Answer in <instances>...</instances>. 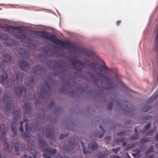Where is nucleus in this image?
I'll use <instances>...</instances> for the list:
<instances>
[{
	"label": "nucleus",
	"instance_id": "obj_1",
	"mask_svg": "<svg viewBox=\"0 0 158 158\" xmlns=\"http://www.w3.org/2000/svg\"><path fill=\"white\" fill-rule=\"evenodd\" d=\"M35 33H37L36 35L48 39L61 47H65L72 49L76 48V46L73 43L64 42L61 40L58 39L55 35L48 31H35Z\"/></svg>",
	"mask_w": 158,
	"mask_h": 158
},
{
	"label": "nucleus",
	"instance_id": "obj_2",
	"mask_svg": "<svg viewBox=\"0 0 158 158\" xmlns=\"http://www.w3.org/2000/svg\"><path fill=\"white\" fill-rule=\"evenodd\" d=\"M87 63L89 67H94V69L98 77L103 78V79H108L107 76L108 74L109 69L106 66L105 64H98L97 66V68H96V66L97 65L95 62L88 63L87 62Z\"/></svg>",
	"mask_w": 158,
	"mask_h": 158
},
{
	"label": "nucleus",
	"instance_id": "obj_3",
	"mask_svg": "<svg viewBox=\"0 0 158 158\" xmlns=\"http://www.w3.org/2000/svg\"><path fill=\"white\" fill-rule=\"evenodd\" d=\"M2 100L4 103L6 104L5 108V113L6 115H8L9 114L10 111L13 110L14 108V103L12 102V97L5 92L3 95Z\"/></svg>",
	"mask_w": 158,
	"mask_h": 158
},
{
	"label": "nucleus",
	"instance_id": "obj_4",
	"mask_svg": "<svg viewBox=\"0 0 158 158\" xmlns=\"http://www.w3.org/2000/svg\"><path fill=\"white\" fill-rule=\"evenodd\" d=\"M13 115V121L11 124V129L13 131L14 136H15L17 135V119L19 118L21 114V112L19 110L13 111L12 113Z\"/></svg>",
	"mask_w": 158,
	"mask_h": 158
},
{
	"label": "nucleus",
	"instance_id": "obj_5",
	"mask_svg": "<svg viewBox=\"0 0 158 158\" xmlns=\"http://www.w3.org/2000/svg\"><path fill=\"white\" fill-rule=\"evenodd\" d=\"M6 130L5 126L3 124L0 125V132H1V139L2 141L5 143L4 145V150L6 152L9 153L10 152V145L6 143Z\"/></svg>",
	"mask_w": 158,
	"mask_h": 158
},
{
	"label": "nucleus",
	"instance_id": "obj_6",
	"mask_svg": "<svg viewBox=\"0 0 158 158\" xmlns=\"http://www.w3.org/2000/svg\"><path fill=\"white\" fill-rule=\"evenodd\" d=\"M2 57L3 60L2 61L0 64V72L2 71V73L5 71L6 63L8 64L12 63V60L11 57L7 54H4Z\"/></svg>",
	"mask_w": 158,
	"mask_h": 158
},
{
	"label": "nucleus",
	"instance_id": "obj_7",
	"mask_svg": "<svg viewBox=\"0 0 158 158\" xmlns=\"http://www.w3.org/2000/svg\"><path fill=\"white\" fill-rule=\"evenodd\" d=\"M20 28H21V27H14L7 25L2 26L1 24L0 23V29H2L3 31L7 32L9 33H11L12 31L15 30L18 31L19 33H22V31H23V30L20 29Z\"/></svg>",
	"mask_w": 158,
	"mask_h": 158
},
{
	"label": "nucleus",
	"instance_id": "obj_8",
	"mask_svg": "<svg viewBox=\"0 0 158 158\" xmlns=\"http://www.w3.org/2000/svg\"><path fill=\"white\" fill-rule=\"evenodd\" d=\"M72 64L76 69L80 71L82 70L83 66L86 65L85 62L77 59H73Z\"/></svg>",
	"mask_w": 158,
	"mask_h": 158
},
{
	"label": "nucleus",
	"instance_id": "obj_9",
	"mask_svg": "<svg viewBox=\"0 0 158 158\" xmlns=\"http://www.w3.org/2000/svg\"><path fill=\"white\" fill-rule=\"evenodd\" d=\"M14 71L15 73L16 76L15 77L14 75H12L11 77V80L14 82L16 81L18 83H22L24 75L23 73L21 72H19V71L16 70L15 69H14Z\"/></svg>",
	"mask_w": 158,
	"mask_h": 158
},
{
	"label": "nucleus",
	"instance_id": "obj_10",
	"mask_svg": "<svg viewBox=\"0 0 158 158\" xmlns=\"http://www.w3.org/2000/svg\"><path fill=\"white\" fill-rule=\"evenodd\" d=\"M26 88H24L22 85H17L14 89V92L16 95L18 96H20L23 92H24L26 95Z\"/></svg>",
	"mask_w": 158,
	"mask_h": 158
},
{
	"label": "nucleus",
	"instance_id": "obj_11",
	"mask_svg": "<svg viewBox=\"0 0 158 158\" xmlns=\"http://www.w3.org/2000/svg\"><path fill=\"white\" fill-rule=\"evenodd\" d=\"M118 107L119 108V109L120 110H123L125 112L129 113L131 112V110L128 109V104L127 102H122L121 104L120 103H117Z\"/></svg>",
	"mask_w": 158,
	"mask_h": 158
},
{
	"label": "nucleus",
	"instance_id": "obj_12",
	"mask_svg": "<svg viewBox=\"0 0 158 158\" xmlns=\"http://www.w3.org/2000/svg\"><path fill=\"white\" fill-rule=\"evenodd\" d=\"M58 62L54 60H50L47 62V64L48 67L52 69H55L58 68H60L62 69L61 66L60 65Z\"/></svg>",
	"mask_w": 158,
	"mask_h": 158
},
{
	"label": "nucleus",
	"instance_id": "obj_13",
	"mask_svg": "<svg viewBox=\"0 0 158 158\" xmlns=\"http://www.w3.org/2000/svg\"><path fill=\"white\" fill-rule=\"evenodd\" d=\"M15 50L17 51H19V54L25 58L27 59L29 56V52L27 49L23 48L17 49L13 51V52L15 54H16Z\"/></svg>",
	"mask_w": 158,
	"mask_h": 158
},
{
	"label": "nucleus",
	"instance_id": "obj_14",
	"mask_svg": "<svg viewBox=\"0 0 158 158\" xmlns=\"http://www.w3.org/2000/svg\"><path fill=\"white\" fill-rule=\"evenodd\" d=\"M40 95H38L39 98H44V97L46 96L48 92L51 91V89L50 87L48 86V89H47L45 87H44L40 89Z\"/></svg>",
	"mask_w": 158,
	"mask_h": 158
},
{
	"label": "nucleus",
	"instance_id": "obj_15",
	"mask_svg": "<svg viewBox=\"0 0 158 158\" xmlns=\"http://www.w3.org/2000/svg\"><path fill=\"white\" fill-rule=\"evenodd\" d=\"M33 73L36 75H41L44 73V68H41L38 65H36L34 67Z\"/></svg>",
	"mask_w": 158,
	"mask_h": 158
},
{
	"label": "nucleus",
	"instance_id": "obj_16",
	"mask_svg": "<svg viewBox=\"0 0 158 158\" xmlns=\"http://www.w3.org/2000/svg\"><path fill=\"white\" fill-rule=\"evenodd\" d=\"M55 131L54 129L51 127H48L47 128L46 137L47 138L51 139L54 135Z\"/></svg>",
	"mask_w": 158,
	"mask_h": 158
},
{
	"label": "nucleus",
	"instance_id": "obj_17",
	"mask_svg": "<svg viewBox=\"0 0 158 158\" xmlns=\"http://www.w3.org/2000/svg\"><path fill=\"white\" fill-rule=\"evenodd\" d=\"M21 68L24 71L28 72L30 68V65L27 61H22L21 63Z\"/></svg>",
	"mask_w": 158,
	"mask_h": 158
},
{
	"label": "nucleus",
	"instance_id": "obj_18",
	"mask_svg": "<svg viewBox=\"0 0 158 158\" xmlns=\"http://www.w3.org/2000/svg\"><path fill=\"white\" fill-rule=\"evenodd\" d=\"M23 108L24 114H29L31 112V105L29 104L25 103Z\"/></svg>",
	"mask_w": 158,
	"mask_h": 158
},
{
	"label": "nucleus",
	"instance_id": "obj_19",
	"mask_svg": "<svg viewBox=\"0 0 158 158\" xmlns=\"http://www.w3.org/2000/svg\"><path fill=\"white\" fill-rule=\"evenodd\" d=\"M15 146V149L16 152L23 151L24 150V145L22 144H20L18 142L16 143Z\"/></svg>",
	"mask_w": 158,
	"mask_h": 158
},
{
	"label": "nucleus",
	"instance_id": "obj_20",
	"mask_svg": "<svg viewBox=\"0 0 158 158\" xmlns=\"http://www.w3.org/2000/svg\"><path fill=\"white\" fill-rule=\"evenodd\" d=\"M20 39L21 41L24 43L27 44L30 41L29 37L24 35H22L20 37Z\"/></svg>",
	"mask_w": 158,
	"mask_h": 158
},
{
	"label": "nucleus",
	"instance_id": "obj_21",
	"mask_svg": "<svg viewBox=\"0 0 158 158\" xmlns=\"http://www.w3.org/2000/svg\"><path fill=\"white\" fill-rule=\"evenodd\" d=\"M88 146V148L92 150H96L98 148V145L95 142H93L92 143H89Z\"/></svg>",
	"mask_w": 158,
	"mask_h": 158
},
{
	"label": "nucleus",
	"instance_id": "obj_22",
	"mask_svg": "<svg viewBox=\"0 0 158 158\" xmlns=\"http://www.w3.org/2000/svg\"><path fill=\"white\" fill-rule=\"evenodd\" d=\"M34 77H32L30 78V80L27 81V82L26 81L25 82V83L26 84L27 86L30 87V89H32L34 85Z\"/></svg>",
	"mask_w": 158,
	"mask_h": 158
},
{
	"label": "nucleus",
	"instance_id": "obj_23",
	"mask_svg": "<svg viewBox=\"0 0 158 158\" xmlns=\"http://www.w3.org/2000/svg\"><path fill=\"white\" fill-rule=\"evenodd\" d=\"M8 75L6 73H4L2 75H0V83H4L7 81Z\"/></svg>",
	"mask_w": 158,
	"mask_h": 158
},
{
	"label": "nucleus",
	"instance_id": "obj_24",
	"mask_svg": "<svg viewBox=\"0 0 158 158\" xmlns=\"http://www.w3.org/2000/svg\"><path fill=\"white\" fill-rule=\"evenodd\" d=\"M99 127L102 131L101 132L98 131L96 132L97 134H95L94 135L98 137L99 138H101L103 137L105 131L100 125L99 126Z\"/></svg>",
	"mask_w": 158,
	"mask_h": 158
},
{
	"label": "nucleus",
	"instance_id": "obj_25",
	"mask_svg": "<svg viewBox=\"0 0 158 158\" xmlns=\"http://www.w3.org/2000/svg\"><path fill=\"white\" fill-rule=\"evenodd\" d=\"M5 44H6V46H13L15 45V42L13 40L10 39H8L6 40V43Z\"/></svg>",
	"mask_w": 158,
	"mask_h": 158
},
{
	"label": "nucleus",
	"instance_id": "obj_26",
	"mask_svg": "<svg viewBox=\"0 0 158 158\" xmlns=\"http://www.w3.org/2000/svg\"><path fill=\"white\" fill-rule=\"evenodd\" d=\"M70 144L71 146H67L66 145L64 146L63 148L65 151H70L72 149L74 148V144L70 143Z\"/></svg>",
	"mask_w": 158,
	"mask_h": 158
},
{
	"label": "nucleus",
	"instance_id": "obj_27",
	"mask_svg": "<svg viewBox=\"0 0 158 158\" xmlns=\"http://www.w3.org/2000/svg\"><path fill=\"white\" fill-rule=\"evenodd\" d=\"M53 51L56 54L59 56L62 55L61 52L62 51V50L58 47H56L54 48Z\"/></svg>",
	"mask_w": 158,
	"mask_h": 158
},
{
	"label": "nucleus",
	"instance_id": "obj_28",
	"mask_svg": "<svg viewBox=\"0 0 158 158\" xmlns=\"http://www.w3.org/2000/svg\"><path fill=\"white\" fill-rule=\"evenodd\" d=\"M136 147L135 144L134 143H132L130 144L127 145V147L125 148V150L126 151L130 150L131 149L134 148Z\"/></svg>",
	"mask_w": 158,
	"mask_h": 158
},
{
	"label": "nucleus",
	"instance_id": "obj_29",
	"mask_svg": "<svg viewBox=\"0 0 158 158\" xmlns=\"http://www.w3.org/2000/svg\"><path fill=\"white\" fill-rule=\"evenodd\" d=\"M112 72V69H109V75H110V74ZM113 73L114 74H116L115 72L113 71ZM110 77V75H109V77ZM110 79L109 78V79ZM109 89H110V88H112L114 87V85L113 84V83H112L110 81H109ZM110 92V91L109 90V92Z\"/></svg>",
	"mask_w": 158,
	"mask_h": 158
},
{
	"label": "nucleus",
	"instance_id": "obj_30",
	"mask_svg": "<svg viewBox=\"0 0 158 158\" xmlns=\"http://www.w3.org/2000/svg\"><path fill=\"white\" fill-rule=\"evenodd\" d=\"M40 144H41V146L42 147H44L47 146V143L43 139H38Z\"/></svg>",
	"mask_w": 158,
	"mask_h": 158
},
{
	"label": "nucleus",
	"instance_id": "obj_31",
	"mask_svg": "<svg viewBox=\"0 0 158 158\" xmlns=\"http://www.w3.org/2000/svg\"><path fill=\"white\" fill-rule=\"evenodd\" d=\"M8 37L4 33H0V39L2 40H5V42L8 39Z\"/></svg>",
	"mask_w": 158,
	"mask_h": 158
},
{
	"label": "nucleus",
	"instance_id": "obj_32",
	"mask_svg": "<svg viewBox=\"0 0 158 158\" xmlns=\"http://www.w3.org/2000/svg\"><path fill=\"white\" fill-rule=\"evenodd\" d=\"M155 94H155L154 95L152 96L150 98H149L148 102H152L156 99V98L157 97L158 94H157L156 95H155Z\"/></svg>",
	"mask_w": 158,
	"mask_h": 158
},
{
	"label": "nucleus",
	"instance_id": "obj_33",
	"mask_svg": "<svg viewBox=\"0 0 158 158\" xmlns=\"http://www.w3.org/2000/svg\"><path fill=\"white\" fill-rule=\"evenodd\" d=\"M25 130L26 132L30 131L31 130V126L30 124L27 122H26L25 124Z\"/></svg>",
	"mask_w": 158,
	"mask_h": 158
},
{
	"label": "nucleus",
	"instance_id": "obj_34",
	"mask_svg": "<svg viewBox=\"0 0 158 158\" xmlns=\"http://www.w3.org/2000/svg\"><path fill=\"white\" fill-rule=\"evenodd\" d=\"M152 106H145L142 108V110L143 112H146L151 110Z\"/></svg>",
	"mask_w": 158,
	"mask_h": 158
},
{
	"label": "nucleus",
	"instance_id": "obj_35",
	"mask_svg": "<svg viewBox=\"0 0 158 158\" xmlns=\"http://www.w3.org/2000/svg\"><path fill=\"white\" fill-rule=\"evenodd\" d=\"M126 131H121L119 132H118L117 133V135L118 136H124V135L126 134Z\"/></svg>",
	"mask_w": 158,
	"mask_h": 158
},
{
	"label": "nucleus",
	"instance_id": "obj_36",
	"mask_svg": "<svg viewBox=\"0 0 158 158\" xmlns=\"http://www.w3.org/2000/svg\"><path fill=\"white\" fill-rule=\"evenodd\" d=\"M22 136L24 138H30L31 137L30 131L26 132V133H23L22 135Z\"/></svg>",
	"mask_w": 158,
	"mask_h": 158
},
{
	"label": "nucleus",
	"instance_id": "obj_37",
	"mask_svg": "<svg viewBox=\"0 0 158 158\" xmlns=\"http://www.w3.org/2000/svg\"><path fill=\"white\" fill-rule=\"evenodd\" d=\"M44 151H48L51 154H54L56 153V149H54L53 150H49L48 149V148H47Z\"/></svg>",
	"mask_w": 158,
	"mask_h": 158
},
{
	"label": "nucleus",
	"instance_id": "obj_38",
	"mask_svg": "<svg viewBox=\"0 0 158 158\" xmlns=\"http://www.w3.org/2000/svg\"><path fill=\"white\" fill-rule=\"evenodd\" d=\"M125 138H118L116 139V142L117 143H122L125 141Z\"/></svg>",
	"mask_w": 158,
	"mask_h": 158
},
{
	"label": "nucleus",
	"instance_id": "obj_39",
	"mask_svg": "<svg viewBox=\"0 0 158 158\" xmlns=\"http://www.w3.org/2000/svg\"><path fill=\"white\" fill-rule=\"evenodd\" d=\"M153 150L154 148L152 146H151V147L149 148L148 150L146 152L145 154H147L148 153L152 152L153 151Z\"/></svg>",
	"mask_w": 158,
	"mask_h": 158
},
{
	"label": "nucleus",
	"instance_id": "obj_40",
	"mask_svg": "<svg viewBox=\"0 0 158 158\" xmlns=\"http://www.w3.org/2000/svg\"><path fill=\"white\" fill-rule=\"evenodd\" d=\"M43 49L44 50V52L46 53H48L49 51H52V49L47 46L43 47Z\"/></svg>",
	"mask_w": 158,
	"mask_h": 158
},
{
	"label": "nucleus",
	"instance_id": "obj_41",
	"mask_svg": "<svg viewBox=\"0 0 158 158\" xmlns=\"http://www.w3.org/2000/svg\"><path fill=\"white\" fill-rule=\"evenodd\" d=\"M89 76L91 78L92 80H93L94 83H96L97 79H96L95 78V77L94 75L90 73H89Z\"/></svg>",
	"mask_w": 158,
	"mask_h": 158
},
{
	"label": "nucleus",
	"instance_id": "obj_42",
	"mask_svg": "<svg viewBox=\"0 0 158 158\" xmlns=\"http://www.w3.org/2000/svg\"><path fill=\"white\" fill-rule=\"evenodd\" d=\"M140 138V135H135L130 138V139L133 140H136Z\"/></svg>",
	"mask_w": 158,
	"mask_h": 158
},
{
	"label": "nucleus",
	"instance_id": "obj_43",
	"mask_svg": "<svg viewBox=\"0 0 158 158\" xmlns=\"http://www.w3.org/2000/svg\"><path fill=\"white\" fill-rule=\"evenodd\" d=\"M22 158H36V155L34 154L33 158H32L31 156L29 155L24 154L22 157Z\"/></svg>",
	"mask_w": 158,
	"mask_h": 158
},
{
	"label": "nucleus",
	"instance_id": "obj_44",
	"mask_svg": "<svg viewBox=\"0 0 158 158\" xmlns=\"http://www.w3.org/2000/svg\"><path fill=\"white\" fill-rule=\"evenodd\" d=\"M106 156L105 153L101 152L97 155L98 158H104Z\"/></svg>",
	"mask_w": 158,
	"mask_h": 158
},
{
	"label": "nucleus",
	"instance_id": "obj_45",
	"mask_svg": "<svg viewBox=\"0 0 158 158\" xmlns=\"http://www.w3.org/2000/svg\"><path fill=\"white\" fill-rule=\"evenodd\" d=\"M149 139L148 138H142L140 140V142L142 143H147L149 141Z\"/></svg>",
	"mask_w": 158,
	"mask_h": 158
},
{
	"label": "nucleus",
	"instance_id": "obj_46",
	"mask_svg": "<svg viewBox=\"0 0 158 158\" xmlns=\"http://www.w3.org/2000/svg\"><path fill=\"white\" fill-rule=\"evenodd\" d=\"M81 143L82 144V147H83V153H84L85 154H87L88 153V151L87 150V148H86L85 147L83 143L82 142H81Z\"/></svg>",
	"mask_w": 158,
	"mask_h": 158
},
{
	"label": "nucleus",
	"instance_id": "obj_47",
	"mask_svg": "<svg viewBox=\"0 0 158 158\" xmlns=\"http://www.w3.org/2000/svg\"><path fill=\"white\" fill-rule=\"evenodd\" d=\"M23 122L20 121L19 124L21 125L20 127L19 128V131L21 132H23Z\"/></svg>",
	"mask_w": 158,
	"mask_h": 158
},
{
	"label": "nucleus",
	"instance_id": "obj_48",
	"mask_svg": "<svg viewBox=\"0 0 158 158\" xmlns=\"http://www.w3.org/2000/svg\"><path fill=\"white\" fill-rule=\"evenodd\" d=\"M154 133L153 130H151L150 131L147 132L145 135L147 136L148 135H153Z\"/></svg>",
	"mask_w": 158,
	"mask_h": 158
},
{
	"label": "nucleus",
	"instance_id": "obj_49",
	"mask_svg": "<svg viewBox=\"0 0 158 158\" xmlns=\"http://www.w3.org/2000/svg\"><path fill=\"white\" fill-rule=\"evenodd\" d=\"M151 124L150 123H147L144 126V129L146 130L151 126Z\"/></svg>",
	"mask_w": 158,
	"mask_h": 158
},
{
	"label": "nucleus",
	"instance_id": "obj_50",
	"mask_svg": "<svg viewBox=\"0 0 158 158\" xmlns=\"http://www.w3.org/2000/svg\"><path fill=\"white\" fill-rule=\"evenodd\" d=\"M86 55L89 57H91L93 56V54L90 52H88L86 53Z\"/></svg>",
	"mask_w": 158,
	"mask_h": 158
},
{
	"label": "nucleus",
	"instance_id": "obj_51",
	"mask_svg": "<svg viewBox=\"0 0 158 158\" xmlns=\"http://www.w3.org/2000/svg\"><path fill=\"white\" fill-rule=\"evenodd\" d=\"M156 30L157 34L155 36V40H158V25L156 27Z\"/></svg>",
	"mask_w": 158,
	"mask_h": 158
},
{
	"label": "nucleus",
	"instance_id": "obj_52",
	"mask_svg": "<svg viewBox=\"0 0 158 158\" xmlns=\"http://www.w3.org/2000/svg\"><path fill=\"white\" fill-rule=\"evenodd\" d=\"M65 136V135L63 134H61L60 135L59 139H60L62 140L64 139V138Z\"/></svg>",
	"mask_w": 158,
	"mask_h": 158
},
{
	"label": "nucleus",
	"instance_id": "obj_53",
	"mask_svg": "<svg viewBox=\"0 0 158 158\" xmlns=\"http://www.w3.org/2000/svg\"><path fill=\"white\" fill-rule=\"evenodd\" d=\"M44 158H51L49 156L47 155L46 153H44Z\"/></svg>",
	"mask_w": 158,
	"mask_h": 158
},
{
	"label": "nucleus",
	"instance_id": "obj_54",
	"mask_svg": "<svg viewBox=\"0 0 158 158\" xmlns=\"http://www.w3.org/2000/svg\"><path fill=\"white\" fill-rule=\"evenodd\" d=\"M112 151L115 153L117 154L118 153V150L116 148H114L112 149Z\"/></svg>",
	"mask_w": 158,
	"mask_h": 158
},
{
	"label": "nucleus",
	"instance_id": "obj_55",
	"mask_svg": "<svg viewBox=\"0 0 158 158\" xmlns=\"http://www.w3.org/2000/svg\"><path fill=\"white\" fill-rule=\"evenodd\" d=\"M155 138L156 141H158V134H157L155 135Z\"/></svg>",
	"mask_w": 158,
	"mask_h": 158
},
{
	"label": "nucleus",
	"instance_id": "obj_56",
	"mask_svg": "<svg viewBox=\"0 0 158 158\" xmlns=\"http://www.w3.org/2000/svg\"><path fill=\"white\" fill-rule=\"evenodd\" d=\"M110 158H120V157L119 156H115L111 157Z\"/></svg>",
	"mask_w": 158,
	"mask_h": 158
},
{
	"label": "nucleus",
	"instance_id": "obj_57",
	"mask_svg": "<svg viewBox=\"0 0 158 158\" xmlns=\"http://www.w3.org/2000/svg\"><path fill=\"white\" fill-rule=\"evenodd\" d=\"M109 110L111 109L112 107V103L109 102Z\"/></svg>",
	"mask_w": 158,
	"mask_h": 158
},
{
	"label": "nucleus",
	"instance_id": "obj_58",
	"mask_svg": "<svg viewBox=\"0 0 158 158\" xmlns=\"http://www.w3.org/2000/svg\"><path fill=\"white\" fill-rule=\"evenodd\" d=\"M54 102H52L51 103V104L50 105L49 107L50 108L52 107V106L54 105Z\"/></svg>",
	"mask_w": 158,
	"mask_h": 158
},
{
	"label": "nucleus",
	"instance_id": "obj_59",
	"mask_svg": "<svg viewBox=\"0 0 158 158\" xmlns=\"http://www.w3.org/2000/svg\"><path fill=\"white\" fill-rule=\"evenodd\" d=\"M121 20H118L117 22V24L118 25H119V24L121 23Z\"/></svg>",
	"mask_w": 158,
	"mask_h": 158
},
{
	"label": "nucleus",
	"instance_id": "obj_60",
	"mask_svg": "<svg viewBox=\"0 0 158 158\" xmlns=\"http://www.w3.org/2000/svg\"><path fill=\"white\" fill-rule=\"evenodd\" d=\"M71 94L73 95V97H74L75 96L74 95V94H73V91H72V92H71Z\"/></svg>",
	"mask_w": 158,
	"mask_h": 158
},
{
	"label": "nucleus",
	"instance_id": "obj_61",
	"mask_svg": "<svg viewBox=\"0 0 158 158\" xmlns=\"http://www.w3.org/2000/svg\"><path fill=\"white\" fill-rule=\"evenodd\" d=\"M122 144H123V145L125 146V145H126L127 143H126V142H123V143Z\"/></svg>",
	"mask_w": 158,
	"mask_h": 158
},
{
	"label": "nucleus",
	"instance_id": "obj_62",
	"mask_svg": "<svg viewBox=\"0 0 158 158\" xmlns=\"http://www.w3.org/2000/svg\"><path fill=\"white\" fill-rule=\"evenodd\" d=\"M23 120H24V122L26 121H27V119L26 118H24V119H23Z\"/></svg>",
	"mask_w": 158,
	"mask_h": 158
},
{
	"label": "nucleus",
	"instance_id": "obj_63",
	"mask_svg": "<svg viewBox=\"0 0 158 158\" xmlns=\"http://www.w3.org/2000/svg\"><path fill=\"white\" fill-rule=\"evenodd\" d=\"M117 150H118V151L120 150L121 149V148L120 147H118L117 148H116Z\"/></svg>",
	"mask_w": 158,
	"mask_h": 158
},
{
	"label": "nucleus",
	"instance_id": "obj_64",
	"mask_svg": "<svg viewBox=\"0 0 158 158\" xmlns=\"http://www.w3.org/2000/svg\"><path fill=\"white\" fill-rule=\"evenodd\" d=\"M127 155L128 157V158H131V157L129 155V154L127 153Z\"/></svg>",
	"mask_w": 158,
	"mask_h": 158
}]
</instances>
